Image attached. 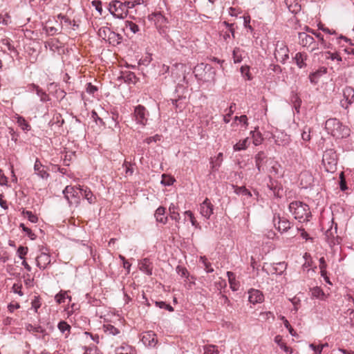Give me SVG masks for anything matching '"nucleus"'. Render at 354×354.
Instances as JSON below:
<instances>
[{"instance_id": "obj_1", "label": "nucleus", "mask_w": 354, "mask_h": 354, "mask_svg": "<svg viewBox=\"0 0 354 354\" xmlns=\"http://www.w3.org/2000/svg\"><path fill=\"white\" fill-rule=\"evenodd\" d=\"M288 208L294 218L299 222H308L312 216L309 206L301 201L291 202Z\"/></svg>"}, {"instance_id": "obj_2", "label": "nucleus", "mask_w": 354, "mask_h": 354, "mask_svg": "<svg viewBox=\"0 0 354 354\" xmlns=\"http://www.w3.org/2000/svg\"><path fill=\"white\" fill-rule=\"evenodd\" d=\"M325 129L328 133L338 139L350 135V129L336 118L328 119L325 123Z\"/></svg>"}, {"instance_id": "obj_3", "label": "nucleus", "mask_w": 354, "mask_h": 354, "mask_svg": "<svg viewBox=\"0 0 354 354\" xmlns=\"http://www.w3.org/2000/svg\"><path fill=\"white\" fill-rule=\"evenodd\" d=\"M322 162L325 170L333 173L337 169V155L335 150L330 149L324 151L322 158Z\"/></svg>"}, {"instance_id": "obj_4", "label": "nucleus", "mask_w": 354, "mask_h": 354, "mask_svg": "<svg viewBox=\"0 0 354 354\" xmlns=\"http://www.w3.org/2000/svg\"><path fill=\"white\" fill-rule=\"evenodd\" d=\"M63 194L70 205L77 206L80 203V195H82V191H80V187L77 188L68 185L63 190Z\"/></svg>"}, {"instance_id": "obj_5", "label": "nucleus", "mask_w": 354, "mask_h": 354, "mask_svg": "<svg viewBox=\"0 0 354 354\" xmlns=\"http://www.w3.org/2000/svg\"><path fill=\"white\" fill-rule=\"evenodd\" d=\"M299 44L310 52L320 50L319 42H316L314 37L306 32H302L298 33Z\"/></svg>"}, {"instance_id": "obj_6", "label": "nucleus", "mask_w": 354, "mask_h": 354, "mask_svg": "<svg viewBox=\"0 0 354 354\" xmlns=\"http://www.w3.org/2000/svg\"><path fill=\"white\" fill-rule=\"evenodd\" d=\"M289 49L286 44L282 41H278L275 44L274 57L277 61L285 64L289 58Z\"/></svg>"}, {"instance_id": "obj_7", "label": "nucleus", "mask_w": 354, "mask_h": 354, "mask_svg": "<svg viewBox=\"0 0 354 354\" xmlns=\"http://www.w3.org/2000/svg\"><path fill=\"white\" fill-rule=\"evenodd\" d=\"M149 112L142 105H138L134 108L133 119L137 124L145 127L147 124Z\"/></svg>"}, {"instance_id": "obj_8", "label": "nucleus", "mask_w": 354, "mask_h": 354, "mask_svg": "<svg viewBox=\"0 0 354 354\" xmlns=\"http://www.w3.org/2000/svg\"><path fill=\"white\" fill-rule=\"evenodd\" d=\"M110 13L115 18L124 19L126 17V8L120 1H112L109 6Z\"/></svg>"}, {"instance_id": "obj_9", "label": "nucleus", "mask_w": 354, "mask_h": 354, "mask_svg": "<svg viewBox=\"0 0 354 354\" xmlns=\"http://www.w3.org/2000/svg\"><path fill=\"white\" fill-rule=\"evenodd\" d=\"M343 100H341L342 107L347 109L354 101V89L351 86H346L343 89Z\"/></svg>"}, {"instance_id": "obj_10", "label": "nucleus", "mask_w": 354, "mask_h": 354, "mask_svg": "<svg viewBox=\"0 0 354 354\" xmlns=\"http://www.w3.org/2000/svg\"><path fill=\"white\" fill-rule=\"evenodd\" d=\"M273 223L275 227L279 232H287L291 227L290 222L284 217H281L280 216H274L273 218Z\"/></svg>"}, {"instance_id": "obj_11", "label": "nucleus", "mask_w": 354, "mask_h": 354, "mask_svg": "<svg viewBox=\"0 0 354 354\" xmlns=\"http://www.w3.org/2000/svg\"><path fill=\"white\" fill-rule=\"evenodd\" d=\"M337 229L336 225L334 229L330 227L325 233L326 239L330 247L339 243L340 238L337 234Z\"/></svg>"}, {"instance_id": "obj_12", "label": "nucleus", "mask_w": 354, "mask_h": 354, "mask_svg": "<svg viewBox=\"0 0 354 354\" xmlns=\"http://www.w3.org/2000/svg\"><path fill=\"white\" fill-rule=\"evenodd\" d=\"M36 262L37 267L44 270L50 263V257L47 252L41 251L37 257Z\"/></svg>"}, {"instance_id": "obj_13", "label": "nucleus", "mask_w": 354, "mask_h": 354, "mask_svg": "<svg viewBox=\"0 0 354 354\" xmlns=\"http://www.w3.org/2000/svg\"><path fill=\"white\" fill-rule=\"evenodd\" d=\"M201 214L206 218H209L213 214V205L211 203L208 198H206L200 207Z\"/></svg>"}, {"instance_id": "obj_14", "label": "nucleus", "mask_w": 354, "mask_h": 354, "mask_svg": "<svg viewBox=\"0 0 354 354\" xmlns=\"http://www.w3.org/2000/svg\"><path fill=\"white\" fill-rule=\"evenodd\" d=\"M145 346H155L157 343L156 335L153 331L145 332L141 339Z\"/></svg>"}, {"instance_id": "obj_15", "label": "nucleus", "mask_w": 354, "mask_h": 354, "mask_svg": "<svg viewBox=\"0 0 354 354\" xmlns=\"http://www.w3.org/2000/svg\"><path fill=\"white\" fill-rule=\"evenodd\" d=\"M248 300L251 304H255L263 301L264 297L262 292L258 290L252 289L249 291Z\"/></svg>"}, {"instance_id": "obj_16", "label": "nucleus", "mask_w": 354, "mask_h": 354, "mask_svg": "<svg viewBox=\"0 0 354 354\" xmlns=\"http://www.w3.org/2000/svg\"><path fill=\"white\" fill-rule=\"evenodd\" d=\"M274 141L277 145L287 146L290 142V138L283 132H279L274 136Z\"/></svg>"}, {"instance_id": "obj_17", "label": "nucleus", "mask_w": 354, "mask_h": 354, "mask_svg": "<svg viewBox=\"0 0 354 354\" xmlns=\"http://www.w3.org/2000/svg\"><path fill=\"white\" fill-rule=\"evenodd\" d=\"M308 59V55L306 53L299 52L296 53L294 60L297 64V66L299 68H304L306 67V61Z\"/></svg>"}, {"instance_id": "obj_18", "label": "nucleus", "mask_w": 354, "mask_h": 354, "mask_svg": "<svg viewBox=\"0 0 354 354\" xmlns=\"http://www.w3.org/2000/svg\"><path fill=\"white\" fill-rule=\"evenodd\" d=\"M284 3L290 12L297 14L300 12L301 7L298 0H284Z\"/></svg>"}, {"instance_id": "obj_19", "label": "nucleus", "mask_w": 354, "mask_h": 354, "mask_svg": "<svg viewBox=\"0 0 354 354\" xmlns=\"http://www.w3.org/2000/svg\"><path fill=\"white\" fill-rule=\"evenodd\" d=\"M34 169L35 174L43 179H46L49 176L47 171L45 170L44 166L42 165L38 159H37L35 162Z\"/></svg>"}, {"instance_id": "obj_20", "label": "nucleus", "mask_w": 354, "mask_h": 354, "mask_svg": "<svg viewBox=\"0 0 354 354\" xmlns=\"http://www.w3.org/2000/svg\"><path fill=\"white\" fill-rule=\"evenodd\" d=\"M139 266H140V270L142 272L146 273L148 275L152 274V266H151V263L150 262L149 259L145 258V259H142L140 262Z\"/></svg>"}, {"instance_id": "obj_21", "label": "nucleus", "mask_w": 354, "mask_h": 354, "mask_svg": "<svg viewBox=\"0 0 354 354\" xmlns=\"http://www.w3.org/2000/svg\"><path fill=\"white\" fill-rule=\"evenodd\" d=\"M326 68H321L313 73H310L309 75V80L310 83L316 84L318 82L320 77L324 74H326Z\"/></svg>"}, {"instance_id": "obj_22", "label": "nucleus", "mask_w": 354, "mask_h": 354, "mask_svg": "<svg viewBox=\"0 0 354 354\" xmlns=\"http://www.w3.org/2000/svg\"><path fill=\"white\" fill-rule=\"evenodd\" d=\"M122 36L118 33L111 31L108 37V41L113 46H118L122 43Z\"/></svg>"}, {"instance_id": "obj_23", "label": "nucleus", "mask_w": 354, "mask_h": 354, "mask_svg": "<svg viewBox=\"0 0 354 354\" xmlns=\"http://www.w3.org/2000/svg\"><path fill=\"white\" fill-rule=\"evenodd\" d=\"M165 208L160 206L159 207L155 212V217L158 222L161 223L162 224H165L167 222V217L165 216Z\"/></svg>"}, {"instance_id": "obj_24", "label": "nucleus", "mask_w": 354, "mask_h": 354, "mask_svg": "<svg viewBox=\"0 0 354 354\" xmlns=\"http://www.w3.org/2000/svg\"><path fill=\"white\" fill-rule=\"evenodd\" d=\"M223 161V153H219L216 157L211 158V169L212 171H217L218 167L221 166Z\"/></svg>"}, {"instance_id": "obj_25", "label": "nucleus", "mask_w": 354, "mask_h": 354, "mask_svg": "<svg viewBox=\"0 0 354 354\" xmlns=\"http://www.w3.org/2000/svg\"><path fill=\"white\" fill-rule=\"evenodd\" d=\"M80 191H82V195H80V197L84 196L90 204L95 203V197L93 196L90 189L88 187L83 188L80 187Z\"/></svg>"}, {"instance_id": "obj_26", "label": "nucleus", "mask_w": 354, "mask_h": 354, "mask_svg": "<svg viewBox=\"0 0 354 354\" xmlns=\"http://www.w3.org/2000/svg\"><path fill=\"white\" fill-rule=\"evenodd\" d=\"M227 276L228 277V281L230 285V288L233 291H236L239 288V283L236 280L235 274L232 272H227Z\"/></svg>"}, {"instance_id": "obj_27", "label": "nucleus", "mask_w": 354, "mask_h": 354, "mask_svg": "<svg viewBox=\"0 0 354 354\" xmlns=\"http://www.w3.org/2000/svg\"><path fill=\"white\" fill-rule=\"evenodd\" d=\"M287 264L285 262H279L272 266V274H281L286 270Z\"/></svg>"}, {"instance_id": "obj_28", "label": "nucleus", "mask_w": 354, "mask_h": 354, "mask_svg": "<svg viewBox=\"0 0 354 354\" xmlns=\"http://www.w3.org/2000/svg\"><path fill=\"white\" fill-rule=\"evenodd\" d=\"M121 78L124 81V82L128 84H136V76L133 72H125L123 73L121 75Z\"/></svg>"}, {"instance_id": "obj_29", "label": "nucleus", "mask_w": 354, "mask_h": 354, "mask_svg": "<svg viewBox=\"0 0 354 354\" xmlns=\"http://www.w3.org/2000/svg\"><path fill=\"white\" fill-rule=\"evenodd\" d=\"M249 145V139L248 138H245L243 140H240L236 144H235L233 147L234 151H241L247 149Z\"/></svg>"}, {"instance_id": "obj_30", "label": "nucleus", "mask_w": 354, "mask_h": 354, "mask_svg": "<svg viewBox=\"0 0 354 354\" xmlns=\"http://www.w3.org/2000/svg\"><path fill=\"white\" fill-rule=\"evenodd\" d=\"M132 347L127 344H122L120 346L116 348V354H132Z\"/></svg>"}, {"instance_id": "obj_31", "label": "nucleus", "mask_w": 354, "mask_h": 354, "mask_svg": "<svg viewBox=\"0 0 354 354\" xmlns=\"http://www.w3.org/2000/svg\"><path fill=\"white\" fill-rule=\"evenodd\" d=\"M266 158V155L263 151H259L256 156H255V163L256 167L258 169V171H261V165Z\"/></svg>"}, {"instance_id": "obj_32", "label": "nucleus", "mask_w": 354, "mask_h": 354, "mask_svg": "<svg viewBox=\"0 0 354 354\" xmlns=\"http://www.w3.org/2000/svg\"><path fill=\"white\" fill-rule=\"evenodd\" d=\"M26 329L32 333H44L45 332V329L43 328L41 326H33L31 324H27L26 325Z\"/></svg>"}, {"instance_id": "obj_33", "label": "nucleus", "mask_w": 354, "mask_h": 354, "mask_svg": "<svg viewBox=\"0 0 354 354\" xmlns=\"http://www.w3.org/2000/svg\"><path fill=\"white\" fill-rule=\"evenodd\" d=\"M313 35L318 39L317 42H319L320 50L329 48V44L324 40L323 35L320 32H315Z\"/></svg>"}, {"instance_id": "obj_34", "label": "nucleus", "mask_w": 354, "mask_h": 354, "mask_svg": "<svg viewBox=\"0 0 354 354\" xmlns=\"http://www.w3.org/2000/svg\"><path fill=\"white\" fill-rule=\"evenodd\" d=\"M234 192L236 194L246 196L248 197L252 196V194H251L250 191H249L245 187H244V186H242V187L234 186Z\"/></svg>"}, {"instance_id": "obj_35", "label": "nucleus", "mask_w": 354, "mask_h": 354, "mask_svg": "<svg viewBox=\"0 0 354 354\" xmlns=\"http://www.w3.org/2000/svg\"><path fill=\"white\" fill-rule=\"evenodd\" d=\"M104 330L106 333L112 335H116L120 333V330L111 324H104Z\"/></svg>"}, {"instance_id": "obj_36", "label": "nucleus", "mask_w": 354, "mask_h": 354, "mask_svg": "<svg viewBox=\"0 0 354 354\" xmlns=\"http://www.w3.org/2000/svg\"><path fill=\"white\" fill-rule=\"evenodd\" d=\"M111 30L108 27H102L98 30L97 35L103 39H108L109 35H110Z\"/></svg>"}, {"instance_id": "obj_37", "label": "nucleus", "mask_w": 354, "mask_h": 354, "mask_svg": "<svg viewBox=\"0 0 354 354\" xmlns=\"http://www.w3.org/2000/svg\"><path fill=\"white\" fill-rule=\"evenodd\" d=\"M176 206L174 204H171L169 210L170 212V217L172 220H175L176 222H179L180 218V214L175 211Z\"/></svg>"}, {"instance_id": "obj_38", "label": "nucleus", "mask_w": 354, "mask_h": 354, "mask_svg": "<svg viewBox=\"0 0 354 354\" xmlns=\"http://www.w3.org/2000/svg\"><path fill=\"white\" fill-rule=\"evenodd\" d=\"M22 214L26 217L31 223H36L38 221L37 216L30 211L24 210Z\"/></svg>"}, {"instance_id": "obj_39", "label": "nucleus", "mask_w": 354, "mask_h": 354, "mask_svg": "<svg viewBox=\"0 0 354 354\" xmlns=\"http://www.w3.org/2000/svg\"><path fill=\"white\" fill-rule=\"evenodd\" d=\"M232 57L234 63H240L242 61V55L239 48H235L234 49Z\"/></svg>"}, {"instance_id": "obj_40", "label": "nucleus", "mask_w": 354, "mask_h": 354, "mask_svg": "<svg viewBox=\"0 0 354 354\" xmlns=\"http://www.w3.org/2000/svg\"><path fill=\"white\" fill-rule=\"evenodd\" d=\"M17 124H19V126L23 130L29 131L30 129V124L22 117H18V118H17Z\"/></svg>"}, {"instance_id": "obj_41", "label": "nucleus", "mask_w": 354, "mask_h": 354, "mask_svg": "<svg viewBox=\"0 0 354 354\" xmlns=\"http://www.w3.org/2000/svg\"><path fill=\"white\" fill-rule=\"evenodd\" d=\"M57 327L62 333H64L66 331L69 333L71 330V326L65 321L59 322Z\"/></svg>"}, {"instance_id": "obj_42", "label": "nucleus", "mask_w": 354, "mask_h": 354, "mask_svg": "<svg viewBox=\"0 0 354 354\" xmlns=\"http://www.w3.org/2000/svg\"><path fill=\"white\" fill-rule=\"evenodd\" d=\"M19 227L21 228L22 230L26 233V235L31 240H35L36 239L37 236L32 232V230L30 228L26 227L24 223H21L19 225Z\"/></svg>"}, {"instance_id": "obj_43", "label": "nucleus", "mask_w": 354, "mask_h": 354, "mask_svg": "<svg viewBox=\"0 0 354 354\" xmlns=\"http://www.w3.org/2000/svg\"><path fill=\"white\" fill-rule=\"evenodd\" d=\"M241 73L247 80H250L252 79V76L250 73V67L248 66H242L241 68Z\"/></svg>"}, {"instance_id": "obj_44", "label": "nucleus", "mask_w": 354, "mask_h": 354, "mask_svg": "<svg viewBox=\"0 0 354 354\" xmlns=\"http://www.w3.org/2000/svg\"><path fill=\"white\" fill-rule=\"evenodd\" d=\"M37 95L40 97V100L42 102H46L50 100L48 95L41 88L36 93Z\"/></svg>"}, {"instance_id": "obj_45", "label": "nucleus", "mask_w": 354, "mask_h": 354, "mask_svg": "<svg viewBox=\"0 0 354 354\" xmlns=\"http://www.w3.org/2000/svg\"><path fill=\"white\" fill-rule=\"evenodd\" d=\"M204 354H218V351L216 346L208 345L204 348Z\"/></svg>"}, {"instance_id": "obj_46", "label": "nucleus", "mask_w": 354, "mask_h": 354, "mask_svg": "<svg viewBox=\"0 0 354 354\" xmlns=\"http://www.w3.org/2000/svg\"><path fill=\"white\" fill-rule=\"evenodd\" d=\"M66 298V296L65 292H60L59 293L57 294L55 297V299L58 304L64 303L65 301ZM67 298H68L69 300L71 299V297L70 296H67Z\"/></svg>"}, {"instance_id": "obj_47", "label": "nucleus", "mask_w": 354, "mask_h": 354, "mask_svg": "<svg viewBox=\"0 0 354 354\" xmlns=\"http://www.w3.org/2000/svg\"><path fill=\"white\" fill-rule=\"evenodd\" d=\"M155 304L157 307L160 308L166 309L169 312L174 311V308L164 301H156Z\"/></svg>"}, {"instance_id": "obj_48", "label": "nucleus", "mask_w": 354, "mask_h": 354, "mask_svg": "<svg viewBox=\"0 0 354 354\" xmlns=\"http://www.w3.org/2000/svg\"><path fill=\"white\" fill-rule=\"evenodd\" d=\"M185 99V97H179L178 99L171 100V103L174 106H175L176 109H179V111H181L182 109L183 108L182 100Z\"/></svg>"}, {"instance_id": "obj_49", "label": "nucleus", "mask_w": 354, "mask_h": 354, "mask_svg": "<svg viewBox=\"0 0 354 354\" xmlns=\"http://www.w3.org/2000/svg\"><path fill=\"white\" fill-rule=\"evenodd\" d=\"M339 187H340V189L342 191H345L347 189V186H346V179H345V177H344V172H341L340 174H339Z\"/></svg>"}, {"instance_id": "obj_50", "label": "nucleus", "mask_w": 354, "mask_h": 354, "mask_svg": "<svg viewBox=\"0 0 354 354\" xmlns=\"http://www.w3.org/2000/svg\"><path fill=\"white\" fill-rule=\"evenodd\" d=\"M311 295L313 297L319 298L324 295V292L321 288L317 286L311 290Z\"/></svg>"}, {"instance_id": "obj_51", "label": "nucleus", "mask_w": 354, "mask_h": 354, "mask_svg": "<svg viewBox=\"0 0 354 354\" xmlns=\"http://www.w3.org/2000/svg\"><path fill=\"white\" fill-rule=\"evenodd\" d=\"M57 18L64 20V23L68 25H71L73 26H77L75 20L71 21L68 17H67L65 15H63L62 14H59L57 15Z\"/></svg>"}, {"instance_id": "obj_52", "label": "nucleus", "mask_w": 354, "mask_h": 354, "mask_svg": "<svg viewBox=\"0 0 354 354\" xmlns=\"http://www.w3.org/2000/svg\"><path fill=\"white\" fill-rule=\"evenodd\" d=\"M126 26L127 28H129L131 31L133 32V33H136V32H138L139 31L138 26L137 24H134L132 21H126Z\"/></svg>"}, {"instance_id": "obj_53", "label": "nucleus", "mask_w": 354, "mask_h": 354, "mask_svg": "<svg viewBox=\"0 0 354 354\" xmlns=\"http://www.w3.org/2000/svg\"><path fill=\"white\" fill-rule=\"evenodd\" d=\"M268 187L273 192L274 196L279 195L278 192L279 188H277V186L274 185V183L272 180V179H270V182L268 183Z\"/></svg>"}, {"instance_id": "obj_54", "label": "nucleus", "mask_w": 354, "mask_h": 354, "mask_svg": "<svg viewBox=\"0 0 354 354\" xmlns=\"http://www.w3.org/2000/svg\"><path fill=\"white\" fill-rule=\"evenodd\" d=\"M301 138L304 141H309L310 140V128L305 127L301 133Z\"/></svg>"}, {"instance_id": "obj_55", "label": "nucleus", "mask_w": 354, "mask_h": 354, "mask_svg": "<svg viewBox=\"0 0 354 354\" xmlns=\"http://www.w3.org/2000/svg\"><path fill=\"white\" fill-rule=\"evenodd\" d=\"M174 181V178L167 176L165 174L162 175V179L161 180L162 184H163L165 185H171L173 184Z\"/></svg>"}, {"instance_id": "obj_56", "label": "nucleus", "mask_w": 354, "mask_h": 354, "mask_svg": "<svg viewBox=\"0 0 354 354\" xmlns=\"http://www.w3.org/2000/svg\"><path fill=\"white\" fill-rule=\"evenodd\" d=\"M27 252H28L27 247L20 246V247H19V248L17 250V253L19 254V257L21 259H24V256L27 254Z\"/></svg>"}, {"instance_id": "obj_57", "label": "nucleus", "mask_w": 354, "mask_h": 354, "mask_svg": "<svg viewBox=\"0 0 354 354\" xmlns=\"http://www.w3.org/2000/svg\"><path fill=\"white\" fill-rule=\"evenodd\" d=\"M281 319L283 322V324H284V326L286 328L288 329L289 330V333L292 335H295V331H294V329L292 328V326L290 325L288 321L286 319L285 317L282 316L281 317Z\"/></svg>"}, {"instance_id": "obj_58", "label": "nucleus", "mask_w": 354, "mask_h": 354, "mask_svg": "<svg viewBox=\"0 0 354 354\" xmlns=\"http://www.w3.org/2000/svg\"><path fill=\"white\" fill-rule=\"evenodd\" d=\"M253 138V143L256 146L260 145L263 140V138L260 133H257L256 134L254 133Z\"/></svg>"}, {"instance_id": "obj_59", "label": "nucleus", "mask_w": 354, "mask_h": 354, "mask_svg": "<svg viewBox=\"0 0 354 354\" xmlns=\"http://www.w3.org/2000/svg\"><path fill=\"white\" fill-rule=\"evenodd\" d=\"M32 308H34L35 311L37 313L38 309L41 306V303L39 299V297H35V299L31 302Z\"/></svg>"}, {"instance_id": "obj_60", "label": "nucleus", "mask_w": 354, "mask_h": 354, "mask_svg": "<svg viewBox=\"0 0 354 354\" xmlns=\"http://www.w3.org/2000/svg\"><path fill=\"white\" fill-rule=\"evenodd\" d=\"M123 167L125 168V172L127 174L132 175L133 173V169L131 167V165L130 162L127 161H124L123 164Z\"/></svg>"}, {"instance_id": "obj_61", "label": "nucleus", "mask_w": 354, "mask_h": 354, "mask_svg": "<svg viewBox=\"0 0 354 354\" xmlns=\"http://www.w3.org/2000/svg\"><path fill=\"white\" fill-rule=\"evenodd\" d=\"M84 354H102V353L96 346H93L86 348Z\"/></svg>"}, {"instance_id": "obj_62", "label": "nucleus", "mask_w": 354, "mask_h": 354, "mask_svg": "<svg viewBox=\"0 0 354 354\" xmlns=\"http://www.w3.org/2000/svg\"><path fill=\"white\" fill-rule=\"evenodd\" d=\"M310 347L315 351V354H322L324 345L315 346L313 344H310Z\"/></svg>"}, {"instance_id": "obj_63", "label": "nucleus", "mask_w": 354, "mask_h": 354, "mask_svg": "<svg viewBox=\"0 0 354 354\" xmlns=\"http://www.w3.org/2000/svg\"><path fill=\"white\" fill-rule=\"evenodd\" d=\"M176 271H177L178 274H180L182 277H188V271L184 267L177 266Z\"/></svg>"}, {"instance_id": "obj_64", "label": "nucleus", "mask_w": 354, "mask_h": 354, "mask_svg": "<svg viewBox=\"0 0 354 354\" xmlns=\"http://www.w3.org/2000/svg\"><path fill=\"white\" fill-rule=\"evenodd\" d=\"M268 69V71H272L277 73H279L281 72V68L280 66L274 64H270Z\"/></svg>"}]
</instances>
